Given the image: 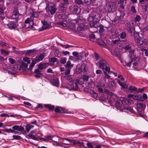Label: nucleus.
Masks as SVG:
<instances>
[{
  "label": "nucleus",
  "instance_id": "nucleus-12",
  "mask_svg": "<svg viewBox=\"0 0 148 148\" xmlns=\"http://www.w3.org/2000/svg\"><path fill=\"white\" fill-rule=\"evenodd\" d=\"M55 111L56 112L60 113H67V111L65 109L61 107H56L55 109Z\"/></svg>",
  "mask_w": 148,
  "mask_h": 148
},
{
  "label": "nucleus",
  "instance_id": "nucleus-51",
  "mask_svg": "<svg viewBox=\"0 0 148 148\" xmlns=\"http://www.w3.org/2000/svg\"><path fill=\"white\" fill-rule=\"evenodd\" d=\"M0 116L1 117H4L5 116L9 117L10 116L9 115L6 113H2L0 114Z\"/></svg>",
  "mask_w": 148,
  "mask_h": 148
},
{
  "label": "nucleus",
  "instance_id": "nucleus-13",
  "mask_svg": "<svg viewBox=\"0 0 148 148\" xmlns=\"http://www.w3.org/2000/svg\"><path fill=\"white\" fill-rule=\"evenodd\" d=\"M12 128L14 131L16 130L18 131L23 132L24 130V128L22 126L17 125L13 126Z\"/></svg>",
  "mask_w": 148,
  "mask_h": 148
},
{
  "label": "nucleus",
  "instance_id": "nucleus-21",
  "mask_svg": "<svg viewBox=\"0 0 148 148\" xmlns=\"http://www.w3.org/2000/svg\"><path fill=\"white\" fill-rule=\"evenodd\" d=\"M52 83L53 85L55 86L58 87L59 86L58 80L57 78H53Z\"/></svg>",
  "mask_w": 148,
  "mask_h": 148
},
{
  "label": "nucleus",
  "instance_id": "nucleus-60",
  "mask_svg": "<svg viewBox=\"0 0 148 148\" xmlns=\"http://www.w3.org/2000/svg\"><path fill=\"white\" fill-rule=\"evenodd\" d=\"M75 2L79 4H82L83 3L82 0H75Z\"/></svg>",
  "mask_w": 148,
  "mask_h": 148
},
{
  "label": "nucleus",
  "instance_id": "nucleus-36",
  "mask_svg": "<svg viewBox=\"0 0 148 148\" xmlns=\"http://www.w3.org/2000/svg\"><path fill=\"white\" fill-rule=\"evenodd\" d=\"M120 36L121 39H125L126 36V34L124 32H122L120 34Z\"/></svg>",
  "mask_w": 148,
  "mask_h": 148
},
{
  "label": "nucleus",
  "instance_id": "nucleus-47",
  "mask_svg": "<svg viewBox=\"0 0 148 148\" xmlns=\"http://www.w3.org/2000/svg\"><path fill=\"white\" fill-rule=\"evenodd\" d=\"M86 145L88 148H94L93 146L90 143H87Z\"/></svg>",
  "mask_w": 148,
  "mask_h": 148
},
{
  "label": "nucleus",
  "instance_id": "nucleus-2",
  "mask_svg": "<svg viewBox=\"0 0 148 148\" xmlns=\"http://www.w3.org/2000/svg\"><path fill=\"white\" fill-rule=\"evenodd\" d=\"M100 19L99 14L96 12H93L88 18V21L91 23L95 24Z\"/></svg>",
  "mask_w": 148,
  "mask_h": 148
},
{
  "label": "nucleus",
  "instance_id": "nucleus-30",
  "mask_svg": "<svg viewBox=\"0 0 148 148\" xmlns=\"http://www.w3.org/2000/svg\"><path fill=\"white\" fill-rule=\"evenodd\" d=\"M103 73L105 76L103 77V79L105 80L106 79H110V76L108 75L107 73L105 71H103Z\"/></svg>",
  "mask_w": 148,
  "mask_h": 148
},
{
  "label": "nucleus",
  "instance_id": "nucleus-6",
  "mask_svg": "<svg viewBox=\"0 0 148 148\" xmlns=\"http://www.w3.org/2000/svg\"><path fill=\"white\" fill-rule=\"evenodd\" d=\"M140 35L141 36L137 35L135 37V41L138 45H140L143 44V34H141Z\"/></svg>",
  "mask_w": 148,
  "mask_h": 148
},
{
  "label": "nucleus",
  "instance_id": "nucleus-48",
  "mask_svg": "<svg viewBox=\"0 0 148 148\" xmlns=\"http://www.w3.org/2000/svg\"><path fill=\"white\" fill-rule=\"evenodd\" d=\"M121 104L119 103L118 102H116V107L117 109H121Z\"/></svg>",
  "mask_w": 148,
  "mask_h": 148
},
{
  "label": "nucleus",
  "instance_id": "nucleus-10",
  "mask_svg": "<svg viewBox=\"0 0 148 148\" xmlns=\"http://www.w3.org/2000/svg\"><path fill=\"white\" fill-rule=\"evenodd\" d=\"M88 71V68L85 64L81 65L80 68L78 69V72L79 73H86Z\"/></svg>",
  "mask_w": 148,
  "mask_h": 148
},
{
  "label": "nucleus",
  "instance_id": "nucleus-7",
  "mask_svg": "<svg viewBox=\"0 0 148 148\" xmlns=\"http://www.w3.org/2000/svg\"><path fill=\"white\" fill-rule=\"evenodd\" d=\"M97 64L99 65V67L103 71L104 70L105 66L107 65V63L106 61L101 58H99V61L97 62Z\"/></svg>",
  "mask_w": 148,
  "mask_h": 148
},
{
  "label": "nucleus",
  "instance_id": "nucleus-50",
  "mask_svg": "<svg viewBox=\"0 0 148 148\" xmlns=\"http://www.w3.org/2000/svg\"><path fill=\"white\" fill-rule=\"evenodd\" d=\"M27 133H28L31 129L30 125H27L25 127Z\"/></svg>",
  "mask_w": 148,
  "mask_h": 148
},
{
  "label": "nucleus",
  "instance_id": "nucleus-46",
  "mask_svg": "<svg viewBox=\"0 0 148 148\" xmlns=\"http://www.w3.org/2000/svg\"><path fill=\"white\" fill-rule=\"evenodd\" d=\"M5 132L8 133H17L11 129H6L5 130Z\"/></svg>",
  "mask_w": 148,
  "mask_h": 148
},
{
  "label": "nucleus",
  "instance_id": "nucleus-20",
  "mask_svg": "<svg viewBox=\"0 0 148 148\" xmlns=\"http://www.w3.org/2000/svg\"><path fill=\"white\" fill-rule=\"evenodd\" d=\"M97 42L98 45L103 47L106 48L107 47L106 45L102 40H97Z\"/></svg>",
  "mask_w": 148,
  "mask_h": 148
},
{
  "label": "nucleus",
  "instance_id": "nucleus-3",
  "mask_svg": "<svg viewBox=\"0 0 148 148\" xmlns=\"http://www.w3.org/2000/svg\"><path fill=\"white\" fill-rule=\"evenodd\" d=\"M44 55L41 53L39 55L36 56L34 59H32L31 64L29 68V69L31 70L32 69L33 67L34 66L36 62H38L41 61L44 58Z\"/></svg>",
  "mask_w": 148,
  "mask_h": 148
},
{
  "label": "nucleus",
  "instance_id": "nucleus-24",
  "mask_svg": "<svg viewBox=\"0 0 148 148\" xmlns=\"http://www.w3.org/2000/svg\"><path fill=\"white\" fill-rule=\"evenodd\" d=\"M117 83L119 84V85L121 86L123 88H127V85L124 82H121L119 80H118L117 81Z\"/></svg>",
  "mask_w": 148,
  "mask_h": 148
},
{
  "label": "nucleus",
  "instance_id": "nucleus-11",
  "mask_svg": "<svg viewBox=\"0 0 148 148\" xmlns=\"http://www.w3.org/2000/svg\"><path fill=\"white\" fill-rule=\"evenodd\" d=\"M125 25L127 26L126 29L129 32L132 33L133 31L134 28L133 25L128 22H126Z\"/></svg>",
  "mask_w": 148,
  "mask_h": 148
},
{
  "label": "nucleus",
  "instance_id": "nucleus-62",
  "mask_svg": "<svg viewBox=\"0 0 148 148\" xmlns=\"http://www.w3.org/2000/svg\"><path fill=\"white\" fill-rule=\"evenodd\" d=\"M61 3H63L64 5L66 4H68V1L67 0H62Z\"/></svg>",
  "mask_w": 148,
  "mask_h": 148
},
{
  "label": "nucleus",
  "instance_id": "nucleus-37",
  "mask_svg": "<svg viewBox=\"0 0 148 148\" xmlns=\"http://www.w3.org/2000/svg\"><path fill=\"white\" fill-rule=\"evenodd\" d=\"M21 138V136L18 135H13L12 136V140L15 139V140H20Z\"/></svg>",
  "mask_w": 148,
  "mask_h": 148
},
{
  "label": "nucleus",
  "instance_id": "nucleus-43",
  "mask_svg": "<svg viewBox=\"0 0 148 148\" xmlns=\"http://www.w3.org/2000/svg\"><path fill=\"white\" fill-rule=\"evenodd\" d=\"M8 60L10 63L12 64L16 63V61L12 58H10L8 59Z\"/></svg>",
  "mask_w": 148,
  "mask_h": 148
},
{
  "label": "nucleus",
  "instance_id": "nucleus-42",
  "mask_svg": "<svg viewBox=\"0 0 148 148\" xmlns=\"http://www.w3.org/2000/svg\"><path fill=\"white\" fill-rule=\"evenodd\" d=\"M140 20V17L139 15H137L136 17L134 18V22L135 23L137 21H139Z\"/></svg>",
  "mask_w": 148,
  "mask_h": 148
},
{
  "label": "nucleus",
  "instance_id": "nucleus-22",
  "mask_svg": "<svg viewBox=\"0 0 148 148\" xmlns=\"http://www.w3.org/2000/svg\"><path fill=\"white\" fill-rule=\"evenodd\" d=\"M137 108L139 112H141L143 109V105L141 103H138L137 104Z\"/></svg>",
  "mask_w": 148,
  "mask_h": 148
},
{
  "label": "nucleus",
  "instance_id": "nucleus-44",
  "mask_svg": "<svg viewBox=\"0 0 148 148\" xmlns=\"http://www.w3.org/2000/svg\"><path fill=\"white\" fill-rule=\"evenodd\" d=\"M69 27L70 29H71L72 31H75V25L74 24H72L71 25H69Z\"/></svg>",
  "mask_w": 148,
  "mask_h": 148
},
{
  "label": "nucleus",
  "instance_id": "nucleus-17",
  "mask_svg": "<svg viewBox=\"0 0 148 148\" xmlns=\"http://www.w3.org/2000/svg\"><path fill=\"white\" fill-rule=\"evenodd\" d=\"M19 17L18 13L16 11H14L13 12V14L12 15L11 18L12 19H17Z\"/></svg>",
  "mask_w": 148,
  "mask_h": 148
},
{
  "label": "nucleus",
  "instance_id": "nucleus-9",
  "mask_svg": "<svg viewBox=\"0 0 148 148\" xmlns=\"http://www.w3.org/2000/svg\"><path fill=\"white\" fill-rule=\"evenodd\" d=\"M70 10L72 12L76 13L77 14H79L81 12V9L77 5H71L69 7Z\"/></svg>",
  "mask_w": 148,
  "mask_h": 148
},
{
  "label": "nucleus",
  "instance_id": "nucleus-32",
  "mask_svg": "<svg viewBox=\"0 0 148 148\" xmlns=\"http://www.w3.org/2000/svg\"><path fill=\"white\" fill-rule=\"evenodd\" d=\"M23 61L26 62L28 64H30L31 62L30 59L27 57H25L23 58Z\"/></svg>",
  "mask_w": 148,
  "mask_h": 148
},
{
  "label": "nucleus",
  "instance_id": "nucleus-4",
  "mask_svg": "<svg viewBox=\"0 0 148 148\" xmlns=\"http://www.w3.org/2000/svg\"><path fill=\"white\" fill-rule=\"evenodd\" d=\"M46 8L50 12L51 14L53 15L57 10V8L56 5L53 3L49 2L47 3Z\"/></svg>",
  "mask_w": 148,
  "mask_h": 148
},
{
  "label": "nucleus",
  "instance_id": "nucleus-8",
  "mask_svg": "<svg viewBox=\"0 0 148 148\" xmlns=\"http://www.w3.org/2000/svg\"><path fill=\"white\" fill-rule=\"evenodd\" d=\"M41 22L42 24V27L39 28V31H42L50 28V25L48 23L47 21H42Z\"/></svg>",
  "mask_w": 148,
  "mask_h": 148
},
{
  "label": "nucleus",
  "instance_id": "nucleus-58",
  "mask_svg": "<svg viewBox=\"0 0 148 148\" xmlns=\"http://www.w3.org/2000/svg\"><path fill=\"white\" fill-rule=\"evenodd\" d=\"M97 94L95 92H92V96L94 98H96L97 97Z\"/></svg>",
  "mask_w": 148,
  "mask_h": 148
},
{
  "label": "nucleus",
  "instance_id": "nucleus-53",
  "mask_svg": "<svg viewBox=\"0 0 148 148\" xmlns=\"http://www.w3.org/2000/svg\"><path fill=\"white\" fill-rule=\"evenodd\" d=\"M89 78V77L88 76L84 75L83 77V79L85 81H87Z\"/></svg>",
  "mask_w": 148,
  "mask_h": 148
},
{
  "label": "nucleus",
  "instance_id": "nucleus-25",
  "mask_svg": "<svg viewBox=\"0 0 148 148\" xmlns=\"http://www.w3.org/2000/svg\"><path fill=\"white\" fill-rule=\"evenodd\" d=\"M86 85L87 86L90 88H93L95 86V84L92 81H91L90 82H87Z\"/></svg>",
  "mask_w": 148,
  "mask_h": 148
},
{
  "label": "nucleus",
  "instance_id": "nucleus-55",
  "mask_svg": "<svg viewBox=\"0 0 148 148\" xmlns=\"http://www.w3.org/2000/svg\"><path fill=\"white\" fill-rule=\"evenodd\" d=\"M73 88V89L75 90H78V85L77 84L75 83L74 85Z\"/></svg>",
  "mask_w": 148,
  "mask_h": 148
},
{
  "label": "nucleus",
  "instance_id": "nucleus-64",
  "mask_svg": "<svg viewBox=\"0 0 148 148\" xmlns=\"http://www.w3.org/2000/svg\"><path fill=\"white\" fill-rule=\"evenodd\" d=\"M131 11L133 13H135L136 12V11L135 8V7L134 6H132L131 8Z\"/></svg>",
  "mask_w": 148,
  "mask_h": 148
},
{
  "label": "nucleus",
  "instance_id": "nucleus-16",
  "mask_svg": "<svg viewBox=\"0 0 148 148\" xmlns=\"http://www.w3.org/2000/svg\"><path fill=\"white\" fill-rule=\"evenodd\" d=\"M122 111L124 112H130L132 113L134 112V110L133 109L130 107H126L124 106L123 107V109L122 110Z\"/></svg>",
  "mask_w": 148,
  "mask_h": 148
},
{
  "label": "nucleus",
  "instance_id": "nucleus-28",
  "mask_svg": "<svg viewBox=\"0 0 148 148\" xmlns=\"http://www.w3.org/2000/svg\"><path fill=\"white\" fill-rule=\"evenodd\" d=\"M95 0H84V2L87 5L91 4L93 3Z\"/></svg>",
  "mask_w": 148,
  "mask_h": 148
},
{
  "label": "nucleus",
  "instance_id": "nucleus-39",
  "mask_svg": "<svg viewBox=\"0 0 148 148\" xmlns=\"http://www.w3.org/2000/svg\"><path fill=\"white\" fill-rule=\"evenodd\" d=\"M73 142L74 144H78L79 146H82L83 144V142H80L79 141H76L73 140Z\"/></svg>",
  "mask_w": 148,
  "mask_h": 148
},
{
  "label": "nucleus",
  "instance_id": "nucleus-31",
  "mask_svg": "<svg viewBox=\"0 0 148 148\" xmlns=\"http://www.w3.org/2000/svg\"><path fill=\"white\" fill-rule=\"evenodd\" d=\"M0 51L1 54H5L8 55L9 53V52L8 51L2 49H0Z\"/></svg>",
  "mask_w": 148,
  "mask_h": 148
},
{
  "label": "nucleus",
  "instance_id": "nucleus-40",
  "mask_svg": "<svg viewBox=\"0 0 148 148\" xmlns=\"http://www.w3.org/2000/svg\"><path fill=\"white\" fill-rule=\"evenodd\" d=\"M66 61V58L65 57L61 58H60V62L62 64H64Z\"/></svg>",
  "mask_w": 148,
  "mask_h": 148
},
{
  "label": "nucleus",
  "instance_id": "nucleus-38",
  "mask_svg": "<svg viewBox=\"0 0 148 148\" xmlns=\"http://www.w3.org/2000/svg\"><path fill=\"white\" fill-rule=\"evenodd\" d=\"M143 43L146 45H148V39L146 38L144 35H143Z\"/></svg>",
  "mask_w": 148,
  "mask_h": 148
},
{
  "label": "nucleus",
  "instance_id": "nucleus-45",
  "mask_svg": "<svg viewBox=\"0 0 148 148\" xmlns=\"http://www.w3.org/2000/svg\"><path fill=\"white\" fill-rule=\"evenodd\" d=\"M125 102L126 103H128V104H132L133 103V101L130 99H127L125 100Z\"/></svg>",
  "mask_w": 148,
  "mask_h": 148
},
{
  "label": "nucleus",
  "instance_id": "nucleus-56",
  "mask_svg": "<svg viewBox=\"0 0 148 148\" xmlns=\"http://www.w3.org/2000/svg\"><path fill=\"white\" fill-rule=\"evenodd\" d=\"M138 97H142L141 96H140L139 95H133L132 99L135 100H138Z\"/></svg>",
  "mask_w": 148,
  "mask_h": 148
},
{
  "label": "nucleus",
  "instance_id": "nucleus-35",
  "mask_svg": "<svg viewBox=\"0 0 148 148\" xmlns=\"http://www.w3.org/2000/svg\"><path fill=\"white\" fill-rule=\"evenodd\" d=\"M60 10L62 11H64L66 10V8L64 6L63 3H61L60 5Z\"/></svg>",
  "mask_w": 148,
  "mask_h": 148
},
{
  "label": "nucleus",
  "instance_id": "nucleus-59",
  "mask_svg": "<svg viewBox=\"0 0 148 148\" xmlns=\"http://www.w3.org/2000/svg\"><path fill=\"white\" fill-rule=\"evenodd\" d=\"M142 97L143 98V99H144V100L145 99H146L148 98L147 95L145 93L143 94L142 95Z\"/></svg>",
  "mask_w": 148,
  "mask_h": 148
},
{
  "label": "nucleus",
  "instance_id": "nucleus-57",
  "mask_svg": "<svg viewBox=\"0 0 148 148\" xmlns=\"http://www.w3.org/2000/svg\"><path fill=\"white\" fill-rule=\"evenodd\" d=\"M138 64V62L136 61H134L133 63V67L134 68H136L137 67Z\"/></svg>",
  "mask_w": 148,
  "mask_h": 148
},
{
  "label": "nucleus",
  "instance_id": "nucleus-14",
  "mask_svg": "<svg viewBox=\"0 0 148 148\" xmlns=\"http://www.w3.org/2000/svg\"><path fill=\"white\" fill-rule=\"evenodd\" d=\"M49 65V63H40L38 65V68L40 70H42L45 68L47 67Z\"/></svg>",
  "mask_w": 148,
  "mask_h": 148
},
{
  "label": "nucleus",
  "instance_id": "nucleus-61",
  "mask_svg": "<svg viewBox=\"0 0 148 148\" xmlns=\"http://www.w3.org/2000/svg\"><path fill=\"white\" fill-rule=\"evenodd\" d=\"M90 38V39H95V35L93 34H92L89 35Z\"/></svg>",
  "mask_w": 148,
  "mask_h": 148
},
{
  "label": "nucleus",
  "instance_id": "nucleus-49",
  "mask_svg": "<svg viewBox=\"0 0 148 148\" xmlns=\"http://www.w3.org/2000/svg\"><path fill=\"white\" fill-rule=\"evenodd\" d=\"M130 90L132 91H136V88L134 86H130L129 88Z\"/></svg>",
  "mask_w": 148,
  "mask_h": 148
},
{
  "label": "nucleus",
  "instance_id": "nucleus-23",
  "mask_svg": "<svg viewBox=\"0 0 148 148\" xmlns=\"http://www.w3.org/2000/svg\"><path fill=\"white\" fill-rule=\"evenodd\" d=\"M34 72L36 74L35 75L36 77L37 78H39L40 77L42 74L40 71L36 69L34 70Z\"/></svg>",
  "mask_w": 148,
  "mask_h": 148
},
{
  "label": "nucleus",
  "instance_id": "nucleus-26",
  "mask_svg": "<svg viewBox=\"0 0 148 148\" xmlns=\"http://www.w3.org/2000/svg\"><path fill=\"white\" fill-rule=\"evenodd\" d=\"M44 106L45 108H47L51 110H53L55 108L54 106L51 105L50 104H45Z\"/></svg>",
  "mask_w": 148,
  "mask_h": 148
},
{
  "label": "nucleus",
  "instance_id": "nucleus-5",
  "mask_svg": "<svg viewBox=\"0 0 148 148\" xmlns=\"http://www.w3.org/2000/svg\"><path fill=\"white\" fill-rule=\"evenodd\" d=\"M105 9L106 12H114L116 9V5L114 4L111 3L107 5L105 7Z\"/></svg>",
  "mask_w": 148,
  "mask_h": 148
},
{
  "label": "nucleus",
  "instance_id": "nucleus-18",
  "mask_svg": "<svg viewBox=\"0 0 148 148\" xmlns=\"http://www.w3.org/2000/svg\"><path fill=\"white\" fill-rule=\"evenodd\" d=\"M7 26L8 28L10 29H14L16 27V25L14 22H11L7 24Z\"/></svg>",
  "mask_w": 148,
  "mask_h": 148
},
{
  "label": "nucleus",
  "instance_id": "nucleus-34",
  "mask_svg": "<svg viewBox=\"0 0 148 148\" xmlns=\"http://www.w3.org/2000/svg\"><path fill=\"white\" fill-rule=\"evenodd\" d=\"M28 136L30 139H32L34 140H38L37 138L35 136L31 134H29Z\"/></svg>",
  "mask_w": 148,
  "mask_h": 148
},
{
  "label": "nucleus",
  "instance_id": "nucleus-54",
  "mask_svg": "<svg viewBox=\"0 0 148 148\" xmlns=\"http://www.w3.org/2000/svg\"><path fill=\"white\" fill-rule=\"evenodd\" d=\"M108 66H109V65L107 64V65H106V66H105L104 67V69H105L106 71H108V72L110 71V68Z\"/></svg>",
  "mask_w": 148,
  "mask_h": 148
},
{
  "label": "nucleus",
  "instance_id": "nucleus-33",
  "mask_svg": "<svg viewBox=\"0 0 148 148\" xmlns=\"http://www.w3.org/2000/svg\"><path fill=\"white\" fill-rule=\"evenodd\" d=\"M67 79L69 81V84L71 86L73 84V81L72 79L71 78L70 76H68Z\"/></svg>",
  "mask_w": 148,
  "mask_h": 148
},
{
  "label": "nucleus",
  "instance_id": "nucleus-19",
  "mask_svg": "<svg viewBox=\"0 0 148 148\" xmlns=\"http://www.w3.org/2000/svg\"><path fill=\"white\" fill-rule=\"evenodd\" d=\"M57 58L55 57L51 58L49 59V65L51 66L56 61Z\"/></svg>",
  "mask_w": 148,
  "mask_h": 148
},
{
  "label": "nucleus",
  "instance_id": "nucleus-63",
  "mask_svg": "<svg viewBox=\"0 0 148 148\" xmlns=\"http://www.w3.org/2000/svg\"><path fill=\"white\" fill-rule=\"evenodd\" d=\"M73 55L74 56L78 57L79 56V54L77 52L75 51L73 52L72 53Z\"/></svg>",
  "mask_w": 148,
  "mask_h": 148
},
{
  "label": "nucleus",
  "instance_id": "nucleus-15",
  "mask_svg": "<svg viewBox=\"0 0 148 148\" xmlns=\"http://www.w3.org/2000/svg\"><path fill=\"white\" fill-rule=\"evenodd\" d=\"M65 140H66L68 141V142L67 143H62V145H61V147H64L65 148H68L69 146H65V145H70L71 144V143L72 142H73V140H71L69 139L68 138H66L65 139Z\"/></svg>",
  "mask_w": 148,
  "mask_h": 148
},
{
  "label": "nucleus",
  "instance_id": "nucleus-29",
  "mask_svg": "<svg viewBox=\"0 0 148 148\" xmlns=\"http://www.w3.org/2000/svg\"><path fill=\"white\" fill-rule=\"evenodd\" d=\"M108 84L110 87H114L116 85V83L114 81L112 82L108 81Z\"/></svg>",
  "mask_w": 148,
  "mask_h": 148
},
{
  "label": "nucleus",
  "instance_id": "nucleus-27",
  "mask_svg": "<svg viewBox=\"0 0 148 148\" xmlns=\"http://www.w3.org/2000/svg\"><path fill=\"white\" fill-rule=\"evenodd\" d=\"M73 66V64H71L70 61H68L66 65V67L69 69H71Z\"/></svg>",
  "mask_w": 148,
  "mask_h": 148
},
{
  "label": "nucleus",
  "instance_id": "nucleus-1",
  "mask_svg": "<svg viewBox=\"0 0 148 148\" xmlns=\"http://www.w3.org/2000/svg\"><path fill=\"white\" fill-rule=\"evenodd\" d=\"M126 50H128L129 52V57L125 59V62L126 64L125 65L130 66L132 62L135 60V54L134 53L135 49L133 48H131L130 45H127L124 46L123 48Z\"/></svg>",
  "mask_w": 148,
  "mask_h": 148
},
{
  "label": "nucleus",
  "instance_id": "nucleus-41",
  "mask_svg": "<svg viewBox=\"0 0 148 148\" xmlns=\"http://www.w3.org/2000/svg\"><path fill=\"white\" fill-rule=\"evenodd\" d=\"M34 50H27V54L29 55H31L34 54Z\"/></svg>",
  "mask_w": 148,
  "mask_h": 148
},
{
  "label": "nucleus",
  "instance_id": "nucleus-52",
  "mask_svg": "<svg viewBox=\"0 0 148 148\" xmlns=\"http://www.w3.org/2000/svg\"><path fill=\"white\" fill-rule=\"evenodd\" d=\"M53 145L56 146H60L61 147L62 143H58V142H55L54 143H53Z\"/></svg>",
  "mask_w": 148,
  "mask_h": 148
}]
</instances>
